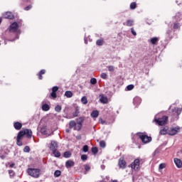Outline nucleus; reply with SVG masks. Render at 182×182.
<instances>
[{
  "mask_svg": "<svg viewBox=\"0 0 182 182\" xmlns=\"http://www.w3.org/2000/svg\"><path fill=\"white\" fill-rule=\"evenodd\" d=\"M32 130L26 129L24 130H21L18 133L16 138V144L17 146H22V139H23V136H26L28 139H32Z\"/></svg>",
  "mask_w": 182,
  "mask_h": 182,
  "instance_id": "f257e3e1",
  "label": "nucleus"
},
{
  "mask_svg": "<svg viewBox=\"0 0 182 182\" xmlns=\"http://www.w3.org/2000/svg\"><path fill=\"white\" fill-rule=\"evenodd\" d=\"M154 122L159 126H164L167 124V122H168V117L163 116L161 118L154 119Z\"/></svg>",
  "mask_w": 182,
  "mask_h": 182,
  "instance_id": "f03ea898",
  "label": "nucleus"
},
{
  "mask_svg": "<svg viewBox=\"0 0 182 182\" xmlns=\"http://www.w3.org/2000/svg\"><path fill=\"white\" fill-rule=\"evenodd\" d=\"M28 173L31 177H34L35 178H38L41 175V170L36 168H28Z\"/></svg>",
  "mask_w": 182,
  "mask_h": 182,
  "instance_id": "7ed1b4c3",
  "label": "nucleus"
},
{
  "mask_svg": "<svg viewBox=\"0 0 182 182\" xmlns=\"http://www.w3.org/2000/svg\"><path fill=\"white\" fill-rule=\"evenodd\" d=\"M77 127H76V130L77 132H80L82 130V126H83V122H85V117H80L76 119Z\"/></svg>",
  "mask_w": 182,
  "mask_h": 182,
  "instance_id": "20e7f679",
  "label": "nucleus"
},
{
  "mask_svg": "<svg viewBox=\"0 0 182 182\" xmlns=\"http://www.w3.org/2000/svg\"><path fill=\"white\" fill-rule=\"evenodd\" d=\"M139 137L141 140L142 143H144L145 144L151 141V136H149L143 134H139Z\"/></svg>",
  "mask_w": 182,
  "mask_h": 182,
  "instance_id": "39448f33",
  "label": "nucleus"
},
{
  "mask_svg": "<svg viewBox=\"0 0 182 182\" xmlns=\"http://www.w3.org/2000/svg\"><path fill=\"white\" fill-rule=\"evenodd\" d=\"M179 132H180L179 127H176L171 128L170 129H168V134L169 136H176V134H177Z\"/></svg>",
  "mask_w": 182,
  "mask_h": 182,
  "instance_id": "423d86ee",
  "label": "nucleus"
},
{
  "mask_svg": "<svg viewBox=\"0 0 182 182\" xmlns=\"http://www.w3.org/2000/svg\"><path fill=\"white\" fill-rule=\"evenodd\" d=\"M131 168L134 170H139L140 168V160L139 159H135L131 164Z\"/></svg>",
  "mask_w": 182,
  "mask_h": 182,
  "instance_id": "0eeeda50",
  "label": "nucleus"
},
{
  "mask_svg": "<svg viewBox=\"0 0 182 182\" xmlns=\"http://www.w3.org/2000/svg\"><path fill=\"white\" fill-rule=\"evenodd\" d=\"M118 166H119V168H122V169L126 168L127 165V163H126V161L124 160V159L120 158L119 159Z\"/></svg>",
  "mask_w": 182,
  "mask_h": 182,
  "instance_id": "6e6552de",
  "label": "nucleus"
},
{
  "mask_svg": "<svg viewBox=\"0 0 182 182\" xmlns=\"http://www.w3.org/2000/svg\"><path fill=\"white\" fill-rule=\"evenodd\" d=\"M18 28H19L18 23L14 22L11 24L9 31L10 32H13V33L18 32Z\"/></svg>",
  "mask_w": 182,
  "mask_h": 182,
  "instance_id": "1a4fd4ad",
  "label": "nucleus"
},
{
  "mask_svg": "<svg viewBox=\"0 0 182 182\" xmlns=\"http://www.w3.org/2000/svg\"><path fill=\"white\" fill-rule=\"evenodd\" d=\"M3 18H4L5 19H14L15 16H14L12 12L6 11L3 14Z\"/></svg>",
  "mask_w": 182,
  "mask_h": 182,
  "instance_id": "9d476101",
  "label": "nucleus"
},
{
  "mask_svg": "<svg viewBox=\"0 0 182 182\" xmlns=\"http://www.w3.org/2000/svg\"><path fill=\"white\" fill-rule=\"evenodd\" d=\"M58 149V143L55 141H51L50 145V150L52 151L57 150Z\"/></svg>",
  "mask_w": 182,
  "mask_h": 182,
  "instance_id": "9b49d317",
  "label": "nucleus"
},
{
  "mask_svg": "<svg viewBox=\"0 0 182 182\" xmlns=\"http://www.w3.org/2000/svg\"><path fill=\"white\" fill-rule=\"evenodd\" d=\"M75 166V162L72 160H68L65 162V167L66 168H70Z\"/></svg>",
  "mask_w": 182,
  "mask_h": 182,
  "instance_id": "f8f14e48",
  "label": "nucleus"
},
{
  "mask_svg": "<svg viewBox=\"0 0 182 182\" xmlns=\"http://www.w3.org/2000/svg\"><path fill=\"white\" fill-rule=\"evenodd\" d=\"M100 102H101V103H103L104 105H106V103L109 102V100L107 98V97H105L103 95H100Z\"/></svg>",
  "mask_w": 182,
  "mask_h": 182,
  "instance_id": "ddd939ff",
  "label": "nucleus"
},
{
  "mask_svg": "<svg viewBox=\"0 0 182 182\" xmlns=\"http://www.w3.org/2000/svg\"><path fill=\"white\" fill-rule=\"evenodd\" d=\"M176 167H178V168H181L182 167V161L177 159V158H175L174 160H173Z\"/></svg>",
  "mask_w": 182,
  "mask_h": 182,
  "instance_id": "4468645a",
  "label": "nucleus"
},
{
  "mask_svg": "<svg viewBox=\"0 0 182 182\" xmlns=\"http://www.w3.org/2000/svg\"><path fill=\"white\" fill-rule=\"evenodd\" d=\"M14 127L16 130H21L22 129V123L19 122H14Z\"/></svg>",
  "mask_w": 182,
  "mask_h": 182,
  "instance_id": "2eb2a0df",
  "label": "nucleus"
},
{
  "mask_svg": "<svg viewBox=\"0 0 182 182\" xmlns=\"http://www.w3.org/2000/svg\"><path fill=\"white\" fill-rule=\"evenodd\" d=\"M69 126L70 127L73 128L74 130H76L77 132V129H76V127H77V124H76V122L74 120L70 121L69 122Z\"/></svg>",
  "mask_w": 182,
  "mask_h": 182,
  "instance_id": "dca6fc26",
  "label": "nucleus"
},
{
  "mask_svg": "<svg viewBox=\"0 0 182 182\" xmlns=\"http://www.w3.org/2000/svg\"><path fill=\"white\" fill-rule=\"evenodd\" d=\"M159 134L161 135L168 134V129L166 127H164L160 130Z\"/></svg>",
  "mask_w": 182,
  "mask_h": 182,
  "instance_id": "f3484780",
  "label": "nucleus"
},
{
  "mask_svg": "<svg viewBox=\"0 0 182 182\" xmlns=\"http://www.w3.org/2000/svg\"><path fill=\"white\" fill-rule=\"evenodd\" d=\"M172 112L176 113L177 116H180L181 114V108H174Z\"/></svg>",
  "mask_w": 182,
  "mask_h": 182,
  "instance_id": "a211bd4d",
  "label": "nucleus"
},
{
  "mask_svg": "<svg viewBox=\"0 0 182 182\" xmlns=\"http://www.w3.org/2000/svg\"><path fill=\"white\" fill-rule=\"evenodd\" d=\"M91 117H92L94 119H96V117H99V111L94 110L91 113Z\"/></svg>",
  "mask_w": 182,
  "mask_h": 182,
  "instance_id": "6ab92c4d",
  "label": "nucleus"
},
{
  "mask_svg": "<svg viewBox=\"0 0 182 182\" xmlns=\"http://www.w3.org/2000/svg\"><path fill=\"white\" fill-rule=\"evenodd\" d=\"M49 109H50V107H49V105L48 104L43 105L42 109L44 112H48V110H49Z\"/></svg>",
  "mask_w": 182,
  "mask_h": 182,
  "instance_id": "aec40b11",
  "label": "nucleus"
},
{
  "mask_svg": "<svg viewBox=\"0 0 182 182\" xmlns=\"http://www.w3.org/2000/svg\"><path fill=\"white\" fill-rule=\"evenodd\" d=\"M46 72V70H41L40 71V73H39V74H38V79H39L40 80H42V79H43L42 75H45Z\"/></svg>",
  "mask_w": 182,
  "mask_h": 182,
  "instance_id": "412c9836",
  "label": "nucleus"
},
{
  "mask_svg": "<svg viewBox=\"0 0 182 182\" xmlns=\"http://www.w3.org/2000/svg\"><path fill=\"white\" fill-rule=\"evenodd\" d=\"M41 134H43L44 136H46V137H49V136H50V134H48L46 133V129H45V128H42L41 129Z\"/></svg>",
  "mask_w": 182,
  "mask_h": 182,
  "instance_id": "4be33fe9",
  "label": "nucleus"
},
{
  "mask_svg": "<svg viewBox=\"0 0 182 182\" xmlns=\"http://www.w3.org/2000/svg\"><path fill=\"white\" fill-rule=\"evenodd\" d=\"M157 42H159V38L157 37H154L151 39V43H152V45H156Z\"/></svg>",
  "mask_w": 182,
  "mask_h": 182,
  "instance_id": "5701e85b",
  "label": "nucleus"
},
{
  "mask_svg": "<svg viewBox=\"0 0 182 182\" xmlns=\"http://www.w3.org/2000/svg\"><path fill=\"white\" fill-rule=\"evenodd\" d=\"M65 96H66V97H72L73 96V93L71 91H66L65 92Z\"/></svg>",
  "mask_w": 182,
  "mask_h": 182,
  "instance_id": "b1692460",
  "label": "nucleus"
},
{
  "mask_svg": "<svg viewBox=\"0 0 182 182\" xmlns=\"http://www.w3.org/2000/svg\"><path fill=\"white\" fill-rule=\"evenodd\" d=\"M53 154H54V156L55 157H60V152L59 151H57V149L53 151Z\"/></svg>",
  "mask_w": 182,
  "mask_h": 182,
  "instance_id": "393cba45",
  "label": "nucleus"
},
{
  "mask_svg": "<svg viewBox=\"0 0 182 182\" xmlns=\"http://www.w3.org/2000/svg\"><path fill=\"white\" fill-rule=\"evenodd\" d=\"M71 156H72V154H70V152L69 151L64 152L63 157H65V159H69Z\"/></svg>",
  "mask_w": 182,
  "mask_h": 182,
  "instance_id": "a878e982",
  "label": "nucleus"
},
{
  "mask_svg": "<svg viewBox=\"0 0 182 182\" xmlns=\"http://www.w3.org/2000/svg\"><path fill=\"white\" fill-rule=\"evenodd\" d=\"M81 102L83 105H87V97L86 96H84L81 98Z\"/></svg>",
  "mask_w": 182,
  "mask_h": 182,
  "instance_id": "bb28decb",
  "label": "nucleus"
},
{
  "mask_svg": "<svg viewBox=\"0 0 182 182\" xmlns=\"http://www.w3.org/2000/svg\"><path fill=\"white\" fill-rule=\"evenodd\" d=\"M62 174V172L59 170H56L54 172V177L57 178V177H60V176Z\"/></svg>",
  "mask_w": 182,
  "mask_h": 182,
  "instance_id": "cd10ccee",
  "label": "nucleus"
},
{
  "mask_svg": "<svg viewBox=\"0 0 182 182\" xmlns=\"http://www.w3.org/2000/svg\"><path fill=\"white\" fill-rule=\"evenodd\" d=\"M133 23H134V21L133 20L127 21V26H133Z\"/></svg>",
  "mask_w": 182,
  "mask_h": 182,
  "instance_id": "c85d7f7f",
  "label": "nucleus"
},
{
  "mask_svg": "<svg viewBox=\"0 0 182 182\" xmlns=\"http://www.w3.org/2000/svg\"><path fill=\"white\" fill-rule=\"evenodd\" d=\"M55 112H57L58 113H60V112H62V107L60 105H57L55 107Z\"/></svg>",
  "mask_w": 182,
  "mask_h": 182,
  "instance_id": "c756f323",
  "label": "nucleus"
},
{
  "mask_svg": "<svg viewBox=\"0 0 182 182\" xmlns=\"http://www.w3.org/2000/svg\"><path fill=\"white\" fill-rule=\"evenodd\" d=\"M79 108L75 109V112L73 114V117H77L79 116Z\"/></svg>",
  "mask_w": 182,
  "mask_h": 182,
  "instance_id": "7c9ffc66",
  "label": "nucleus"
},
{
  "mask_svg": "<svg viewBox=\"0 0 182 182\" xmlns=\"http://www.w3.org/2000/svg\"><path fill=\"white\" fill-rule=\"evenodd\" d=\"M96 45L97 46H102L103 45V40L102 39H99L96 41Z\"/></svg>",
  "mask_w": 182,
  "mask_h": 182,
  "instance_id": "2f4dec72",
  "label": "nucleus"
},
{
  "mask_svg": "<svg viewBox=\"0 0 182 182\" xmlns=\"http://www.w3.org/2000/svg\"><path fill=\"white\" fill-rule=\"evenodd\" d=\"M98 152H99V149H97V147L92 148V153H93V154H97Z\"/></svg>",
  "mask_w": 182,
  "mask_h": 182,
  "instance_id": "473e14b6",
  "label": "nucleus"
},
{
  "mask_svg": "<svg viewBox=\"0 0 182 182\" xmlns=\"http://www.w3.org/2000/svg\"><path fill=\"white\" fill-rule=\"evenodd\" d=\"M136 7H137V4H136V2L131 3L130 4L131 9H136Z\"/></svg>",
  "mask_w": 182,
  "mask_h": 182,
  "instance_id": "72a5a7b5",
  "label": "nucleus"
},
{
  "mask_svg": "<svg viewBox=\"0 0 182 182\" xmlns=\"http://www.w3.org/2000/svg\"><path fill=\"white\" fill-rule=\"evenodd\" d=\"M82 151L84 153H87L89 151V146L87 145H85L82 148Z\"/></svg>",
  "mask_w": 182,
  "mask_h": 182,
  "instance_id": "f704fd0d",
  "label": "nucleus"
},
{
  "mask_svg": "<svg viewBox=\"0 0 182 182\" xmlns=\"http://www.w3.org/2000/svg\"><path fill=\"white\" fill-rule=\"evenodd\" d=\"M24 153H29L31 151V148L28 146H26L23 149Z\"/></svg>",
  "mask_w": 182,
  "mask_h": 182,
  "instance_id": "c9c22d12",
  "label": "nucleus"
},
{
  "mask_svg": "<svg viewBox=\"0 0 182 182\" xmlns=\"http://www.w3.org/2000/svg\"><path fill=\"white\" fill-rule=\"evenodd\" d=\"M100 147H102V149H105L106 147V142L105 141H101L100 142Z\"/></svg>",
  "mask_w": 182,
  "mask_h": 182,
  "instance_id": "e433bc0d",
  "label": "nucleus"
},
{
  "mask_svg": "<svg viewBox=\"0 0 182 182\" xmlns=\"http://www.w3.org/2000/svg\"><path fill=\"white\" fill-rule=\"evenodd\" d=\"M90 83L91 85H96V83H97V80H96V78H91Z\"/></svg>",
  "mask_w": 182,
  "mask_h": 182,
  "instance_id": "4c0bfd02",
  "label": "nucleus"
},
{
  "mask_svg": "<svg viewBox=\"0 0 182 182\" xmlns=\"http://www.w3.org/2000/svg\"><path fill=\"white\" fill-rule=\"evenodd\" d=\"M134 89V85H129L127 86V90H133Z\"/></svg>",
  "mask_w": 182,
  "mask_h": 182,
  "instance_id": "58836bf2",
  "label": "nucleus"
},
{
  "mask_svg": "<svg viewBox=\"0 0 182 182\" xmlns=\"http://www.w3.org/2000/svg\"><path fill=\"white\" fill-rule=\"evenodd\" d=\"M107 68L109 72H114V67L113 65H109Z\"/></svg>",
  "mask_w": 182,
  "mask_h": 182,
  "instance_id": "ea45409f",
  "label": "nucleus"
},
{
  "mask_svg": "<svg viewBox=\"0 0 182 182\" xmlns=\"http://www.w3.org/2000/svg\"><path fill=\"white\" fill-rule=\"evenodd\" d=\"M81 160H82V161H85V160H87V155H86V154L82 155Z\"/></svg>",
  "mask_w": 182,
  "mask_h": 182,
  "instance_id": "a19ab883",
  "label": "nucleus"
},
{
  "mask_svg": "<svg viewBox=\"0 0 182 182\" xmlns=\"http://www.w3.org/2000/svg\"><path fill=\"white\" fill-rule=\"evenodd\" d=\"M159 170H163V168H166V164H159Z\"/></svg>",
  "mask_w": 182,
  "mask_h": 182,
  "instance_id": "79ce46f5",
  "label": "nucleus"
},
{
  "mask_svg": "<svg viewBox=\"0 0 182 182\" xmlns=\"http://www.w3.org/2000/svg\"><path fill=\"white\" fill-rule=\"evenodd\" d=\"M58 90H59V87H53L52 88V92H54V93H56L58 92Z\"/></svg>",
  "mask_w": 182,
  "mask_h": 182,
  "instance_id": "37998d69",
  "label": "nucleus"
},
{
  "mask_svg": "<svg viewBox=\"0 0 182 182\" xmlns=\"http://www.w3.org/2000/svg\"><path fill=\"white\" fill-rule=\"evenodd\" d=\"M9 174L10 177H14V176H15V172L12 170H9Z\"/></svg>",
  "mask_w": 182,
  "mask_h": 182,
  "instance_id": "c03bdc74",
  "label": "nucleus"
},
{
  "mask_svg": "<svg viewBox=\"0 0 182 182\" xmlns=\"http://www.w3.org/2000/svg\"><path fill=\"white\" fill-rule=\"evenodd\" d=\"M180 23H176L173 25V29H178V28H180Z\"/></svg>",
  "mask_w": 182,
  "mask_h": 182,
  "instance_id": "a18cd8bd",
  "label": "nucleus"
},
{
  "mask_svg": "<svg viewBox=\"0 0 182 182\" xmlns=\"http://www.w3.org/2000/svg\"><path fill=\"white\" fill-rule=\"evenodd\" d=\"M102 79H107V74L103 73L101 74Z\"/></svg>",
  "mask_w": 182,
  "mask_h": 182,
  "instance_id": "49530a36",
  "label": "nucleus"
},
{
  "mask_svg": "<svg viewBox=\"0 0 182 182\" xmlns=\"http://www.w3.org/2000/svg\"><path fill=\"white\" fill-rule=\"evenodd\" d=\"M50 96H51V97H53V99H56V97H57L56 92H52L50 93Z\"/></svg>",
  "mask_w": 182,
  "mask_h": 182,
  "instance_id": "de8ad7c7",
  "label": "nucleus"
},
{
  "mask_svg": "<svg viewBox=\"0 0 182 182\" xmlns=\"http://www.w3.org/2000/svg\"><path fill=\"white\" fill-rule=\"evenodd\" d=\"M29 9H32V5H28L24 8V11H29Z\"/></svg>",
  "mask_w": 182,
  "mask_h": 182,
  "instance_id": "09e8293b",
  "label": "nucleus"
},
{
  "mask_svg": "<svg viewBox=\"0 0 182 182\" xmlns=\"http://www.w3.org/2000/svg\"><path fill=\"white\" fill-rule=\"evenodd\" d=\"M131 32L132 33V35H134V36H136V35H137V33H136V31H134V28H131Z\"/></svg>",
  "mask_w": 182,
  "mask_h": 182,
  "instance_id": "8fccbe9b",
  "label": "nucleus"
},
{
  "mask_svg": "<svg viewBox=\"0 0 182 182\" xmlns=\"http://www.w3.org/2000/svg\"><path fill=\"white\" fill-rule=\"evenodd\" d=\"M85 171H90V166H88V165H85Z\"/></svg>",
  "mask_w": 182,
  "mask_h": 182,
  "instance_id": "3c124183",
  "label": "nucleus"
},
{
  "mask_svg": "<svg viewBox=\"0 0 182 182\" xmlns=\"http://www.w3.org/2000/svg\"><path fill=\"white\" fill-rule=\"evenodd\" d=\"M10 167H11V168L15 167V164H10Z\"/></svg>",
  "mask_w": 182,
  "mask_h": 182,
  "instance_id": "603ef678",
  "label": "nucleus"
},
{
  "mask_svg": "<svg viewBox=\"0 0 182 182\" xmlns=\"http://www.w3.org/2000/svg\"><path fill=\"white\" fill-rule=\"evenodd\" d=\"M179 15H180V13H178V14L176 15L175 18H176V19H178Z\"/></svg>",
  "mask_w": 182,
  "mask_h": 182,
  "instance_id": "864d4df0",
  "label": "nucleus"
},
{
  "mask_svg": "<svg viewBox=\"0 0 182 182\" xmlns=\"http://www.w3.org/2000/svg\"><path fill=\"white\" fill-rule=\"evenodd\" d=\"M77 139H82V136L80 135V136H77Z\"/></svg>",
  "mask_w": 182,
  "mask_h": 182,
  "instance_id": "5fc2aeb1",
  "label": "nucleus"
},
{
  "mask_svg": "<svg viewBox=\"0 0 182 182\" xmlns=\"http://www.w3.org/2000/svg\"><path fill=\"white\" fill-rule=\"evenodd\" d=\"M66 132H67V133H70V130L66 129Z\"/></svg>",
  "mask_w": 182,
  "mask_h": 182,
  "instance_id": "6e6d98bb",
  "label": "nucleus"
},
{
  "mask_svg": "<svg viewBox=\"0 0 182 182\" xmlns=\"http://www.w3.org/2000/svg\"><path fill=\"white\" fill-rule=\"evenodd\" d=\"M101 167H102V170H105V166H102Z\"/></svg>",
  "mask_w": 182,
  "mask_h": 182,
  "instance_id": "4d7b16f0",
  "label": "nucleus"
},
{
  "mask_svg": "<svg viewBox=\"0 0 182 182\" xmlns=\"http://www.w3.org/2000/svg\"><path fill=\"white\" fill-rule=\"evenodd\" d=\"M16 39H19V36H16Z\"/></svg>",
  "mask_w": 182,
  "mask_h": 182,
  "instance_id": "13d9d810",
  "label": "nucleus"
},
{
  "mask_svg": "<svg viewBox=\"0 0 182 182\" xmlns=\"http://www.w3.org/2000/svg\"><path fill=\"white\" fill-rule=\"evenodd\" d=\"M112 182H117V181H112Z\"/></svg>",
  "mask_w": 182,
  "mask_h": 182,
  "instance_id": "bf43d9fd",
  "label": "nucleus"
},
{
  "mask_svg": "<svg viewBox=\"0 0 182 182\" xmlns=\"http://www.w3.org/2000/svg\"><path fill=\"white\" fill-rule=\"evenodd\" d=\"M2 22V21L1 20V18H0V23Z\"/></svg>",
  "mask_w": 182,
  "mask_h": 182,
  "instance_id": "052dcab7",
  "label": "nucleus"
},
{
  "mask_svg": "<svg viewBox=\"0 0 182 182\" xmlns=\"http://www.w3.org/2000/svg\"><path fill=\"white\" fill-rule=\"evenodd\" d=\"M85 43H87V42L86 41H85Z\"/></svg>",
  "mask_w": 182,
  "mask_h": 182,
  "instance_id": "680f3d73",
  "label": "nucleus"
},
{
  "mask_svg": "<svg viewBox=\"0 0 182 182\" xmlns=\"http://www.w3.org/2000/svg\"><path fill=\"white\" fill-rule=\"evenodd\" d=\"M1 159H4V156H1Z\"/></svg>",
  "mask_w": 182,
  "mask_h": 182,
  "instance_id": "e2e57ef3",
  "label": "nucleus"
}]
</instances>
